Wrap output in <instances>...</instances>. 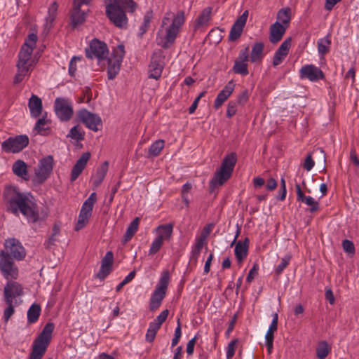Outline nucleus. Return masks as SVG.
I'll use <instances>...</instances> for the list:
<instances>
[{
  "label": "nucleus",
  "mask_w": 359,
  "mask_h": 359,
  "mask_svg": "<svg viewBox=\"0 0 359 359\" xmlns=\"http://www.w3.org/2000/svg\"><path fill=\"white\" fill-rule=\"evenodd\" d=\"M3 197L7 210L15 215L20 212L29 222L35 223L39 219L38 205L30 193H22L15 186H6Z\"/></svg>",
  "instance_id": "obj_1"
},
{
  "label": "nucleus",
  "mask_w": 359,
  "mask_h": 359,
  "mask_svg": "<svg viewBox=\"0 0 359 359\" xmlns=\"http://www.w3.org/2000/svg\"><path fill=\"white\" fill-rule=\"evenodd\" d=\"M184 21L183 11H180L177 15L172 12H167L162 19L161 29L157 33L158 45L165 49L169 48L173 45Z\"/></svg>",
  "instance_id": "obj_2"
},
{
  "label": "nucleus",
  "mask_w": 359,
  "mask_h": 359,
  "mask_svg": "<svg viewBox=\"0 0 359 359\" xmlns=\"http://www.w3.org/2000/svg\"><path fill=\"white\" fill-rule=\"evenodd\" d=\"M106 6V15L113 24L118 28H126L128 18L126 11L134 12L137 4L133 0H109Z\"/></svg>",
  "instance_id": "obj_3"
},
{
  "label": "nucleus",
  "mask_w": 359,
  "mask_h": 359,
  "mask_svg": "<svg viewBox=\"0 0 359 359\" xmlns=\"http://www.w3.org/2000/svg\"><path fill=\"white\" fill-rule=\"evenodd\" d=\"M54 327L53 323L46 324L41 332L33 342L29 359H42L50 342Z\"/></svg>",
  "instance_id": "obj_4"
},
{
  "label": "nucleus",
  "mask_w": 359,
  "mask_h": 359,
  "mask_svg": "<svg viewBox=\"0 0 359 359\" xmlns=\"http://www.w3.org/2000/svg\"><path fill=\"white\" fill-rule=\"evenodd\" d=\"M236 161V153L232 152L226 156L222 162L220 168L215 172L211 180L210 186L214 187L223 185L231 177Z\"/></svg>",
  "instance_id": "obj_5"
},
{
  "label": "nucleus",
  "mask_w": 359,
  "mask_h": 359,
  "mask_svg": "<svg viewBox=\"0 0 359 359\" xmlns=\"http://www.w3.org/2000/svg\"><path fill=\"white\" fill-rule=\"evenodd\" d=\"M33 50L27 46H22L18 54V61L16 65L18 72L14 77V83H20L24 78L32 72L31 55Z\"/></svg>",
  "instance_id": "obj_6"
},
{
  "label": "nucleus",
  "mask_w": 359,
  "mask_h": 359,
  "mask_svg": "<svg viewBox=\"0 0 359 359\" xmlns=\"http://www.w3.org/2000/svg\"><path fill=\"white\" fill-rule=\"evenodd\" d=\"M170 280V273L168 270L163 272L157 287L154 290L149 302V309L151 311L157 310L166 294V290Z\"/></svg>",
  "instance_id": "obj_7"
},
{
  "label": "nucleus",
  "mask_w": 359,
  "mask_h": 359,
  "mask_svg": "<svg viewBox=\"0 0 359 359\" xmlns=\"http://www.w3.org/2000/svg\"><path fill=\"white\" fill-rule=\"evenodd\" d=\"M54 163L52 155H48L39 161L37 169L35 170V177L37 183L43 184L50 176Z\"/></svg>",
  "instance_id": "obj_8"
},
{
  "label": "nucleus",
  "mask_w": 359,
  "mask_h": 359,
  "mask_svg": "<svg viewBox=\"0 0 359 359\" xmlns=\"http://www.w3.org/2000/svg\"><path fill=\"white\" fill-rule=\"evenodd\" d=\"M29 144V138L26 135L11 137L1 143L2 149L6 153H18L25 148Z\"/></svg>",
  "instance_id": "obj_9"
},
{
  "label": "nucleus",
  "mask_w": 359,
  "mask_h": 359,
  "mask_svg": "<svg viewBox=\"0 0 359 359\" xmlns=\"http://www.w3.org/2000/svg\"><path fill=\"white\" fill-rule=\"evenodd\" d=\"M0 271L7 280L16 279L18 276V269L13 258L4 252H0Z\"/></svg>",
  "instance_id": "obj_10"
},
{
  "label": "nucleus",
  "mask_w": 359,
  "mask_h": 359,
  "mask_svg": "<svg viewBox=\"0 0 359 359\" xmlns=\"http://www.w3.org/2000/svg\"><path fill=\"white\" fill-rule=\"evenodd\" d=\"M4 252L7 256H11L13 259L22 260L26 256V251L21 243L16 238H11L5 240Z\"/></svg>",
  "instance_id": "obj_11"
},
{
  "label": "nucleus",
  "mask_w": 359,
  "mask_h": 359,
  "mask_svg": "<svg viewBox=\"0 0 359 359\" xmlns=\"http://www.w3.org/2000/svg\"><path fill=\"white\" fill-rule=\"evenodd\" d=\"M109 50L107 44L97 39L91 41L89 48L86 50V56L88 58H97L98 60L107 57Z\"/></svg>",
  "instance_id": "obj_12"
},
{
  "label": "nucleus",
  "mask_w": 359,
  "mask_h": 359,
  "mask_svg": "<svg viewBox=\"0 0 359 359\" xmlns=\"http://www.w3.org/2000/svg\"><path fill=\"white\" fill-rule=\"evenodd\" d=\"M54 109L56 115L62 121H67L73 116V108L71 102L63 97H57L55 100Z\"/></svg>",
  "instance_id": "obj_13"
},
{
  "label": "nucleus",
  "mask_w": 359,
  "mask_h": 359,
  "mask_svg": "<svg viewBox=\"0 0 359 359\" xmlns=\"http://www.w3.org/2000/svg\"><path fill=\"white\" fill-rule=\"evenodd\" d=\"M78 116L88 128L95 132L98 131L99 127L102 126L101 118L97 114L91 113L86 109L80 110Z\"/></svg>",
  "instance_id": "obj_14"
},
{
  "label": "nucleus",
  "mask_w": 359,
  "mask_h": 359,
  "mask_svg": "<svg viewBox=\"0 0 359 359\" xmlns=\"http://www.w3.org/2000/svg\"><path fill=\"white\" fill-rule=\"evenodd\" d=\"M164 67L163 57L161 52L153 54L149 65V77L158 80L161 78Z\"/></svg>",
  "instance_id": "obj_15"
},
{
  "label": "nucleus",
  "mask_w": 359,
  "mask_h": 359,
  "mask_svg": "<svg viewBox=\"0 0 359 359\" xmlns=\"http://www.w3.org/2000/svg\"><path fill=\"white\" fill-rule=\"evenodd\" d=\"M248 17V11H245L243 14L238 17L231 28L229 40L234 41L238 39L243 32V28L246 24Z\"/></svg>",
  "instance_id": "obj_16"
},
{
  "label": "nucleus",
  "mask_w": 359,
  "mask_h": 359,
  "mask_svg": "<svg viewBox=\"0 0 359 359\" xmlns=\"http://www.w3.org/2000/svg\"><path fill=\"white\" fill-rule=\"evenodd\" d=\"M301 79H308L311 81L324 79L323 72L313 65H307L302 67L299 71Z\"/></svg>",
  "instance_id": "obj_17"
},
{
  "label": "nucleus",
  "mask_w": 359,
  "mask_h": 359,
  "mask_svg": "<svg viewBox=\"0 0 359 359\" xmlns=\"http://www.w3.org/2000/svg\"><path fill=\"white\" fill-rule=\"evenodd\" d=\"M114 262V254L111 251H108L101 261V267L96 278L100 280H104L111 271Z\"/></svg>",
  "instance_id": "obj_18"
},
{
  "label": "nucleus",
  "mask_w": 359,
  "mask_h": 359,
  "mask_svg": "<svg viewBox=\"0 0 359 359\" xmlns=\"http://www.w3.org/2000/svg\"><path fill=\"white\" fill-rule=\"evenodd\" d=\"M90 158V152H84L76 161L75 165L73 166L71 172L70 181L74 182L79 176L81 174L84 168H86L88 161Z\"/></svg>",
  "instance_id": "obj_19"
},
{
  "label": "nucleus",
  "mask_w": 359,
  "mask_h": 359,
  "mask_svg": "<svg viewBox=\"0 0 359 359\" xmlns=\"http://www.w3.org/2000/svg\"><path fill=\"white\" fill-rule=\"evenodd\" d=\"M23 294V288L20 284L14 281H8L4 289V299H13Z\"/></svg>",
  "instance_id": "obj_20"
},
{
  "label": "nucleus",
  "mask_w": 359,
  "mask_h": 359,
  "mask_svg": "<svg viewBox=\"0 0 359 359\" xmlns=\"http://www.w3.org/2000/svg\"><path fill=\"white\" fill-rule=\"evenodd\" d=\"M291 37L287 38L275 52L273 57V65L276 67L279 65L287 55L291 47Z\"/></svg>",
  "instance_id": "obj_21"
},
{
  "label": "nucleus",
  "mask_w": 359,
  "mask_h": 359,
  "mask_svg": "<svg viewBox=\"0 0 359 359\" xmlns=\"http://www.w3.org/2000/svg\"><path fill=\"white\" fill-rule=\"evenodd\" d=\"M234 88L235 83L231 80L229 81L224 88L219 93L214 102V107L216 109L221 107L224 102L230 97L234 90Z\"/></svg>",
  "instance_id": "obj_22"
},
{
  "label": "nucleus",
  "mask_w": 359,
  "mask_h": 359,
  "mask_svg": "<svg viewBox=\"0 0 359 359\" xmlns=\"http://www.w3.org/2000/svg\"><path fill=\"white\" fill-rule=\"evenodd\" d=\"M287 27L282 25L280 22H276L270 27L269 41L271 43L276 44L279 42L285 34Z\"/></svg>",
  "instance_id": "obj_23"
},
{
  "label": "nucleus",
  "mask_w": 359,
  "mask_h": 359,
  "mask_svg": "<svg viewBox=\"0 0 359 359\" xmlns=\"http://www.w3.org/2000/svg\"><path fill=\"white\" fill-rule=\"evenodd\" d=\"M295 187L297 201L304 203L309 206L310 211L311 212L317 211L319 208L318 202L315 201V199L311 196H305L299 184H296Z\"/></svg>",
  "instance_id": "obj_24"
},
{
  "label": "nucleus",
  "mask_w": 359,
  "mask_h": 359,
  "mask_svg": "<svg viewBox=\"0 0 359 359\" xmlns=\"http://www.w3.org/2000/svg\"><path fill=\"white\" fill-rule=\"evenodd\" d=\"M249 240L248 238L245 239L243 242L239 241L235 247V255L237 262L239 264H241L243 260L246 258L248 252Z\"/></svg>",
  "instance_id": "obj_25"
},
{
  "label": "nucleus",
  "mask_w": 359,
  "mask_h": 359,
  "mask_svg": "<svg viewBox=\"0 0 359 359\" xmlns=\"http://www.w3.org/2000/svg\"><path fill=\"white\" fill-rule=\"evenodd\" d=\"M28 107L31 116L34 118L39 117L42 113V101L36 95H32L29 100Z\"/></svg>",
  "instance_id": "obj_26"
},
{
  "label": "nucleus",
  "mask_w": 359,
  "mask_h": 359,
  "mask_svg": "<svg viewBox=\"0 0 359 359\" xmlns=\"http://www.w3.org/2000/svg\"><path fill=\"white\" fill-rule=\"evenodd\" d=\"M212 8L210 6L205 8L198 15L196 20L194 29L195 30L199 29L201 27H206L208 25L210 20H211Z\"/></svg>",
  "instance_id": "obj_27"
},
{
  "label": "nucleus",
  "mask_w": 359,
  "mask_h": 359,
  "mask_svg": "<svg viewBox=\"0 0 359 359\" xmlns=\"http://www.w3.org/2000/svg\"><path fill=\"white\" fill-rule=\"evenodd\" d=\"M82 6H74L71 13V20L74 27L82 24L86 18L88 9L85 10L81 8Z\"/></svg>",
  "instance_id": "obj_28"
},
{
  "label": "nucleus",
  "mask_w": 359,
  "mask_h": 359,
  "mask_svg": "<svg viewBox=\"0 0 359 359\" xmlns=\"http://www.w3.org/2000/svg\"><path fill=\"white\" fill-rule=\"evenodd\" d=\"M13 173L25 180H29V176L27 170V165L22 160L16 161L12 168Z\"/></svg>",
  "instance_id": "obj_29"
},
{
  "label": "nucleus",
  "mask_w": 359,
  "mask_h": 359,
  "mask_svg": "<svg viewBox=\"0 0 359 359\" xmlns=\"http://www.w3.org/2000/svg\"><path fill=\"white\" fill-rule=\"evenodd\" d=\"M173 230V225L172 224H166L163 225H159L156 229V232L158 234L156 238L160 240L164 241H170Z\"/></svg>",
  "instance_id": "obj_30"
},
{
  "label": "nucleus",
  "mask_w": 359,
  "mask_h": 359,
  "mask_svg": "<svg viewBox=\"0 0 359 359\" xmlns=\"http://www.w3.org/2000/svg\"><path fill=\"white\" fill-rule=\"evenodd\" d=\"M109 167L108 161H104L102 163V165L97 168L96 174L95 175V179L93 182V184L95 187H99L102 182H103Z\"/></svg>",
  "instance_id": "obj_31"
},
{
  "label": "nucleus",
  "mask_w": 359,
  "mask_h": 359,
  "mask_svg": "<svg viewBox=\"0 0 359 359\" xmlns=\"http://www.w3.org/2000/svg\"><path fill=\"white\" fill-rule=\"evenodd\" d=\"M205 243L203 242V238H196V243L193 246L189 262L191 264L196 266L198 262V257L203 249Z\"/></svg>",
  "instance_id": "obj_32"
},
{
  "label": "nucleus",
  "mask_w": 359,
  "mask_h": 359,
  "mask_svg": "<svg viewBox=\"0 0 359 359\" xmlns=\"http://www.w3.org/2000/svg\"><path fill=\"white\" fill-rule=\"evenodd\" d=\"M264 44L262 42H257L252 46L250 60L251 62H257L261 61L263 57Z\"/></svg>",
  "instance_id": "obj_33"
},
{
  "label": "nucleus",
  "mask_w": 359,
  "mask_h": 359,
  "mask_svg": "<svg viewBox=\"0 0 359 359\" xmlns=\"http://www.w3.org/2000/svg\"><path fill=\"white\" fill-rule=\"evenodd\" d=\"M291 20V9L289 7L280 9L277 13V21L280 22L282 25L289 27Z\"/></svg>",
  "instance_id": "obj_34"
},
{
  "label": "nucleus",
  "mask_w": 359,
  "mask_h": 359,
  "mask_svg": "<svg viewBox=\"0 0 359 359\" xmlns=\"http://www.w3.org/2000/svg\"><path fill=\"white\" fill-rule=\"evenodd\" d=\"M41 313V306L38 304H33L27 311V321L29 324L36 323Z\"/></svg>",
  "instance_id": "obj_35"
},
{
  "label": "nucleus",
  "mask_w": 359,
  "mask_h": 359,
  "mask_svg": "<svg viewBox=\"0 0 359 359\" xmlns=\"http://www.w3.org/2000/svg\"><path fill=\"white\" fill-rule=\"evenodd\" d=\"M139 225V218L136 217L129 224L126 232L123 236V243H126L128 242L132 237L134 236V234L136 233L138 229Z\"/></svg>",
  "instance_id": "obj_36"
},
{
  "label": "nucleus",
  "mask_w": 359,
  "mask_h": 359,
  "mask_svg": "<svg viewBox=\"0 0 359 359\" xmlns=\"http://www.w3.org/2000/svg\"><path fill=\"white\" fill-rule=\"evenodd\" d=\"M60 232V227L58 224H55L53 226L52 235L44 243V246L46 249H50L52 246L55 245L56 243L59 241L58 236Z\"/></svg>",
  "instance_id": "obj_37"
},
{
  "label": "nucleus",
  "mask_w": 359,
  "mask_h": 359,
  "mask_svg": "<svg viewBox=\"0 0 359 359\" xmlns=\"http://www.w3.org/2000/svg\"><path fill=\"white\" fill-rule=\"evenodd\" d=\"M97 201L96 193H92L87 200L83 203L81 211L87 212L92 215L93 206Z\"/></svg>",
  "instance_id": "obj_38"
},
{
  "label": "nucleus",
  "mask_w": 359,
  "mask_h": 359,
  "mask_svg": "<svg viewBox=\"0 0 359 359\" xmlns=\"http://www.w3.org/2000/svg\"><path fill=\"white\" fill-rule=\"evenodd\" d=\"M331 351V346L325 341H320L316 348V355L319 359H325Z\"/></svg>",
  "instance_id": "obj_39"
},
{
  "label": "nucleus",
  "mask_w": 359,
  "mask_h": 359,
  "mask_svg": "<svg viewBox=\"0 0 359 359\" xmlns=\"http://www.w3.org/2000/svg\"><path fill=\"white\" fill-rule=\"evenodd\" d=\"M121 63L108 60L107 76L109 80L114 79L118 74Z\"/></svg>",
  "instance_id": "obj_40"
},
{
  "label": "nucleus",
  "mask_w": 359,
  "mask_h": 359,
  "mask_svg": "<svg viewBox=\"0 0 359 359\" xmlns=\"http://www.w3.org/2000/svg\"><path fill=\"white\" fill-rule=\"evenodd\" d=\"M165 145V142L163 140L155 141L149 147L148 151V157L157 156L159 155Z\"/></svg>",
  "instance_id": "obj_41"
},
{
  "label": "nucleus",
  "mask_w": 359,
  "mask_h": 359,
  "mask_svg": "<svg viewBox=\"0 0 359 359\" xmlns=\"http://www.w3.org/2000/svg\"><path fill=\"white\" fill-rule=\"evenodd\" d=\"M331 44V41L330 39L329 35L326 37L320 39L318 41V50L320 54L322 55H325L330 50V46Z\"/></svg>",
  "instance_id": "obj_42"
},
{
  "label": "nucleus",
  "mask_w": 359,
  "mask_h": 359,
  "mask_svg": "<svg viewBox=\"0 0 359 359\" xmlns=\"http://www.w3.org/2000/svg\"><path fill=\"white\" fill-rule=\"evenodd\" d=\"M125 47L123 44H119L113 50L111 57L109 60L121 63L125 55Z\"/></svg>",
  "instance_id": "obj_43"
},
{
  "label": "nucleus",
  "mask_w": 359,
  "mask_h": 359,
  "mask_svg": "<svg viewBox=\"0 0 359 359\" xmlns=\"http://www.w3.org/2000/svg\"><path fill=\"white\" fill-rule=\"evenodd\" d=\"M48 123L49 120L46 119L43 116L37 121L34 127V130L37 132L38 134L46 135L48 133L49 128H46L44 126Z\"/></svg>",
  "instance_id": "obj_44"
},
{
  "label": "nucleus",
  "mask_w": 359,
  "mask_h": 359,
  "mask_svg": "<svg viewBox=\"0 0 359 359\" xmlns=\"http://www.w3.org/2000/svg\"><path fill=\"white\" fill-rule=\"evenodd\" d=\"M233 71L236 74L246 76L249 74L247 62L235 60Z\"/></svg>",
  "instance_id": "obj_45"
},
{
  "label": "nucleus",
  "mask_w": 359,
  "mask_h": 359,
  "mask_svg": "<svg viewBox=\"0 0 359 359\" xmlns=\"http://www.w3.org/2000/svg\"><path fill=\"white\" fill-rule=\"evenodd\" d=\"M90 217V214L80 210L78 221L75 226V230L79 231L83 229L88 223Z\"/></svg>",
  "instance_id": "obj_46"
},
{
  "label": "nucleus",
  "mask_w": 359,
  "mask_h": 359,
  "mask_svg": "<svg viewBox=\"0 0 359 359\" xmlns=\"http://www.w3.org/2000/svg\"><path fill=\"white\" fill-rule=\"evenodd\" d=\"M169 314V311L168 309L163 310L153 321L151 322L149 324L152 325V326H154L158 329L161 328V325L165 321L166 318H168V316Z\"/></svg>",
  "instance_id": "obj_47"
},
{
  "label": "nucleus",
  "mask_w": 359,
  "mask_h": 359,
  "mask_svg": "<svg viewBox=\"0 0 359 359\" xmlns=\"http://www.w3.org/2000/svg\"><path fill=\"white\" fill-rule=\"evenodd\" d=\"M152 18L153 13L151 11H149L145 13L143 23L140 26L141 35H143L147 31Z\"/></svg>",
  "instance_id": "obj_48"
},
{
  "label": "nucleus",
  "mask_w": 359,
  "mask_h": 359,
  "mask_svg": "<svg viewBox=\"0 0 359 359\" xmlns=\"http://www.w3.org/2000/svg\"><path fill=\"white\" fill-rule=\"evenodd\" d=\"M67 137L77 141L83 140L84 139V132L81 131L78 126H76L70 130Z\"/></svg>",
  "instance_id": "obj_49"
},
{
  "label": "nucleus",
  "mask_w": 359,
  "mask_h": 359,
  "mask_svg": "<svg viewBox=\"0 0 359 359\" xmlns=\"http://www.w3.org/2000/svg\"><path fill=\"white\" fill-rule=\"evenodd\" d=\"M4 300H5V303L8 306V307L4 310V318L5 321L7 322L10 319L11 316L14 313L15 310H14V306L13 304V302L11 300H9V299H4Z\"/></svg>",
  "instance_id": "obj_50"
},
{
  "label": "nucleus",
  "mask_w": 359,
  "mask_h": 359,
  "mask_svg": "<svg viewBox=\"0 0 359 359\" xmlns=\"http://www.w3.org/2000/svg\"><path fill=\"white\" fill-rule=\"evenodd\" d=\"M37 39H38V37H37L36 34L30 33L27 36V37L25 39V41L22 46H27V47L31 48L32 50H34L36 47V43Z\"/></svg>",
  "instance_id": "obj_51"
},
{
  "label": "nucleus",
  "mask_w": 359,
  "mask_h": 359,
  "mask_svg": "<svg viewBox=\"0 0 359 359\" xmlns=\"http://www.w3.org/2000/svg\"><path fill=\"white\" fill-rule=\"evenodd\" d=\"M159 329L152 326V325L149 324V328L146 333L145 339L147 341L153 342L155 339L156 333Z\"/></svg>",
  "instance_id": "obj_52"
},
{
  "label": "nucleus",
  "mask_w": 359,
  "mask_h": 359,
  "mask_svg": "<svg viewBox=\"0 0 359 359\" xmlns=\"http://www.w3.org/2000/svg\"><path fill=\"white\" fill-rule=\"evenodd\" d=\"M163 244V241L160 240L158 238H156L154 241L151 243V245L150 247L149 254V255H154L157 253L161 248L162 247Z\"/></svg>",
  "instance_id": "obj_53"
},
{
  "label": "nucleus",
  "mask_w": 359,
  "mask_h": 359,
  "mask_svg": "<svg viewBox=\"0 0 359 359\" xmlns=\"http://www.w3.org/2000/svg\"><path fill=\"white\" fill-rule=\"evenodd\" d=\"M249 99V92L248 90H243L237 97V100H234L238 104L244 105Z\"/></svg>",
  "instance_id": "obj_54"
},
{
  "label": "nucleus",
  "mask_w": 359,
  "mask_h": 359,
  "mask_svg": "<svg viewBox=\"0 0 359 359\" xmlns=\"http://www.w3.org/2000/svg\"><path fill=\"white\" fill-rule=\"evenodd\" d=\"M237 105V102H235L234 100H231L228 103L226 109V116L228 118H231L236 114Z\"/></svg>",
  "instance_id": "obj_55"
},
{
  "label": "nucleus",
  "mask_w": 359,
  "mask_h": 359,
  "mask_svg": "<svg viewBox=\"0 0 359 359\" xmlns=\"http://www.w3.org/2000/svg\"><path fill=\"white\" fill-rule=\"evenodd\" d=\"M81 60L80 57L74 56L72 58L69 65V74L71 76H74L76 72V61Z\"/></svg>",
  "instance_id": "obj_56"
},
{
  "label": "nucleus",
  "mask_w": 359,
  "mask_h": 359,
  "mask_svg": "<svg viewBox=\"0 0 359 359\" xmlns=\"http://www.w3.org/2000/svg\"><path fill=\"white\" fill-rule=\"evenodd\" d=\"M290 259V256H285L282 259L281 262L278 265L276 269L277 274L282 273V271L287 267V266L289 264Z\"/></svg>",
  "instance_id": "obj_57"
},
{
  "label": "nucleus",
  "mask_w": 359,
  "mask_h": 359,
  "mask_svg": "<svg viewBox=\"0 0 359 359\" xmlns=\"http://www.w3.org/2000/svg\"><path fill=\"white\" fill-rule=\"evenodd\" d=\"M344 250L346 252L353 254L355 252V247L353 243L349 240H344L342 243Z\"/></svg>",
  "instance_id": "obj_58"
},
{
  "label": "nucleus",
  "mask_w": 359,
  "mask_h": 359,
  "mask_svg": "<svg viewBox=\"0 0 359 359\" xmlns=\"http://www.w3.org/2000/svg\"><path fill=\"white\" fill-rule=\"evenodd\" d=\"M250 56H249V47L247 46L243 50L240 51L238 57L236 60L246 62L250 60Z\"/></svg>",
  "instance_id": "obj_59"
},
{
  "label": "nucleus",
  "mask_w": 359,
  "mask_h": 359,
  "mask_svg": "<svg viewBox=\"0 0 359 359\" xmlns=\"http://www.w3.org/2000/svg\"><path fill=\"white\" fill-rule=\"evenodd\" d=\"M315 163L313 159L312 158L311 154H309L306 157L303 167L307 171H310L314 166Z\"/></svg>",
  "instance_id": "obj_60"
},
{
  "label": "nucleus",
  "mask_w": 359,
  "mask_h": 359,
  "mask_svg": "<svg viewBox=\"0 0 359 359\" xmlns=\"http://www.w3.org/2000/svg\"><path fill=\"white\" fill-rule=\"evenodd\" d=\"M213 226H214V224H212V223H210V224H208L206 226H205L203 229V231H202L201 236L198 238H203V242L205 243L206 238L210 234Z\"/></svg>",
  "instance_id": "obj_61"
},
{
  "label": "nucleus",
  "mask_w": 359,
  "mask_h": 359,
  "mask_svg": "<svg viewBox=\"0 0 359 359\" xmlns=\"http://www.w3.org/2000/svg\"><path fill=\"white\" fill-rule=\"evenodd\" d=\"M237 340H232L229 344L226 351V358L228 359L231 358L235 353V347Z\"/></svg>",
  "instance_id": "obj_62"
},
{
  "label": "nucleus",
  "mask_w": 359,
  "mask_h": 359,
  "mask_svg": "<svg viewBox=\"0 0 359 359\" xmlns=\"http://www.w3.org/2000/svg\"><path fill=\"white\" fill-rule=\"evenodd\" d=\"M197 336L190 339L187 344V353L188 355H191L194 353V346L196 343Z\"/></svg>",
  "instance_id": "obj_63"
},
{
  "label": "nucleus",
  "mask_w": 359,
  "mask_h": 359,
  "mask_svg": "<svg viewBox=\"0 0 359 359\" xmlns=\"http://www.w3.org/2000/svg\"><path fill=\"white\" fill-rule=\"evenodd\" d=\"M278 316L277 313H275L273 315V320L272 322L269 327V331H271L272 332H276L278 329Z\"/></svg>",
  "instance_id": "obj_64"
}]
</instances>
